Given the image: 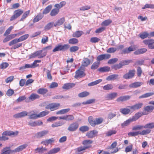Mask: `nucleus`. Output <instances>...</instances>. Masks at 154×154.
Returning <instances> with one entry per match:
<instances>
[{
	"label": "nucleus",
	"mask_w": 154,
	"mask_h": 154,
	"mask_svg": "<svg viewBox=\"0 0 154 154\" xmlns=\"http://www.w3.org/2000/svg\"><path fill=\"white\" fill-rule=\"evenodd\" d=\"M154 109V106H147L144 107L143 111V115L148 114Z\"/></svg>",
	"instance_id": "obj_9"
},
{
	"label": "nucleus",
	"mask_w": 154,
	"mask_h": 154,
	"mask_svg": "<svg viewBox=\"0 0 154 154\" xmlns=\"http://www.w3.org/2000/svg\"><path fill=\"white\" fill-rule=\"evenodd\" d=\"M79 127V124L77 122H73L69 125L68 127L67 130L69 131L73 132L76 131Z\"/></svg>",
	"instance_id": "obj_6"
},
{
	"label": "nucleus",
	"mask_w": 154,
	"mask_h": 154,
	"mask_svg": "<svg viewBox=\"0 0 154 154\" xmlns=\"http://www.w3.org/2000/svg\"><path fill=\"white\" fill-rule=\"evenodd\" d=\"M143 43L146 45H148V47L150 49H154V40L148 39L144 40Z\"/></svg>",
	"instance_id": "obj_8"
},
{
	"label": "nucleus",
	"mask_w": 154,
	"mask_h": 154,
	"mask_svg": "<svg viewBox=\"0 0 154 154\" xmlns=\"http://www.w3.org/2000/svg\"><path fill=\"white\" fill-rule=\"evenodd\" d=\"M88 121L90 124L92 126H94L96 125L95 120H93L92 117L90 116L89 117Z\"/></svg>",
	"instance_id": "obj_58"
},
{
	"label": "nucleus",
	"mask_w": 154,
	"mask_h": 154,
	"mask_svg": "<svg viewBox=\"0 0 154 154\" xmlns=\"http://www.w3.org/2000/svg\"><path fill=\"white\" fill-rule=\"evenodd\" d=\"M119 75L117 74H112L108 76L106 80L108 81L114 80L118 79Z\"/></svg>",
	"instance_id": "obj_25"
},
{
	"label": "nucleus",
	"mask_w": 154,
	"mask_h": 154,
	"mask_svg": "<svg viewBox=\"0 0 154 154\" xmlns=\"http://www.w3.org/2000/svg\"><path fill=\"white\" fill-rule=\"evenodd\" d=\"M135 71V70H131L129 71L128 73L125 74L123 76V77L125 79H130L134 76Z\"/></svg>",
	"instance_id": "obj_10"
},
{
	"label": "nucleus",
	"mask_w": 154,
	"mask_h": 154,
	"mask_svg": "<svg viewBox=\"0 0 154 154\" xmlns=\"http://www.w3.org/2000/svg\"><path fill=\"white\" fill-rule=\"evenodd\" d=\"M29 36V35L26 34L18 38L14 39L9 42V45L11 46L14 45L11 48V49H15L18 48L22 46V43H17L26 39Z\"/></svg>",
	"instance_id": "obj_1"
},
{
	"label": "nucleus",
	"mask_w": 154,
	"mask_h": 154,
	"mask_svg": "<svg viewBox=\"0 0 154 154\" xmlns=\"http://www.w3.org/2000/svg\"><path fill=\"white\" fill-rule=\"evenodd\" d=\"M48 91L47 89L46 88H40L37 90V92L39 94H46Z\"/></svg>",
	"instance_id": "obj_46"
},
{
	"label": "nucleus",
	"mask_w": 154,
	"mask_h": 154,
	"mask_svg": "<svg viewBox=\"0 0 154 154\" xmlns=\"http://www.w3.org/2000/svg\"><path fill=\"white\" fill-rule=\"evenodd\" d=\"M151 131V130L149 129H146L143 130L142 131H140V135H145L149 134Z\"/></svg>",
	"instance_id": "obj_54"
},
{
	"label": "nucleus",
	"mask_w": 154,
	"mask_h": 154,
	"mask_svg": "<svg viewBox=\"0 0 154 154\" xmlns=\"http://www.w3.org/2000/svg\"><path fill=\"white\" fill-rule=\"evenodd\" d=\"M89 93L87 91H84L78 94V96L80 97H84L88 96L89 95Z\"/></svg>",
	"instance_id": "obj_51"
},
{
	"label": "nucleus",
	"mask_w": 154,
	"mask_h": 154,
	"mask_svg": "<svg viewBox=\"0 0 154 154\" xmlns=\"http://www.w3.org/2000/svg\"><path fill=\"white\" fill-rule=\"evenodd\" d=\"M154 128V122H152L146 124L144 126L145 129H151Z\"/></svg>",
	"instance_id": "obj_36"
},
{
	"label": "nucleus",
	"mask_w": 154,
	"mask_h": 154,
	"mask_svg": "<svg viewBox=\"0 0 154 154\" xmlns=\"http://www.w3.org/2000/svg\"><path fill=\"white\" fill-rule=\"evenodd\" d=\"M100 63L96 62H94L91 66V69H96L99 66Z\"/></svg>",
	"instance_id": "obj_47"
},
{
	"label": "nucleus",
	"mask_w": 154,
	"mask_h": 154,
	"mask_svg": "<svg viewBox=\"0 0 154 154\" xmlns=\"http://www.w3.org/2000/svg\"><path fill=\"white\" fill-rule=\"evenodd\" d=\"M30 13L29 11H28L24 13L20 21H23L28 16Z\"/></svg>",
	"instance_id": "obj_52"
},
{
	"label": "nucleus",
	"mask_w": 154,
	"mask_h": 154,
	"mask_svg": "<svg viewBox=\"0 0 154 154\" xmlns=\"http://www.w3.org/2000/svg\"><path fill=\"white\" fill-rule=\"evenodd\" d=\"M78 42V40L75 38H73L69 39V43L70 44H75Z\"/></svg>",
	"instance_id": "obj_56"
},
{
	"label": "nucleus",
	"mask_w": 154,
	"mask_h": 154,
	"mask_svg": "<svg viewBox=\"0 0 154 154\" xmlns=\"http://www.w3.org/2000/svg\"><path fill=\"white\" fill-rule=\"evenodd\" d=\"M70 110V109L69 108L63 109L57 111L56 112V114L57 115L63 114L67 113Z\"/></svg>",
	"instance_id": "obj_41"
},
{
	"label": "nucleus",
	"mask_w": 154,
	"mask_h": 154,
	"mask_svg": "<svg viewBox=\"0 0 154 154\" xmlns=\"http://www.w3.org/2000/svg\"><path fill=\"white\" fill-rule=\"evenodd\" d=\"M66 4V2L63 1L61 2L59 4H55L54 5V7L57 8H56L58 9L59 10L60 9L64 6Z\"/></svg>",
	"instance_id": "obj_43"
},
{
	"label": "nucleus",
	"mask_w": 154,
	"mask_h": 154,
	"mask_svg": "<svg viewBox=\"0 0 154 154\" xmlns=\"http://www.w3.org/2000/svg\"><path fill=\"white\" fill-rule=\"evenodd\" d=\"M42 52L43 50L37 51L35 52L30 55L29 56V58H34L36 57H38L39 58H42L45 57L47 53L46 51V52H44L42 54Z\"/></svg>",
	"instance_id": "obj_3"
},
{
	"label": "nucleus",
	"mask_w": 154,
	"mask_h": 154,
	"mask_svg": "<svg viewBox=\"0 0 154 154\" xmlns=\"http://www.w3.org/2000/svg\"><path fill=\"white\" fill-rule=\"evenodd\" d=\"M147 51V49L146 48H143L139 49L134 51V54L136 55H138L145 53Z\"/></svg>",
	"instance_id": "obj_26"
},
{
	"label": "nucleus",
	"mask_w": 154,
	"mask_h": 154,
	"mask_svg": "<svg viewBox=\"0 0 154 154\" xmlns=\"http://www.w3.org/2000/svg\"><path fill=\"white\" fill-rule=\"evenodd\" d=\"M113 88V85L111 84H107L103 87V89L104 90L107 91L112 90Z\"/></svg>",
	"instance_id": "obj_42"
},
{
	"label": "nucleus",
	"mask_w": 154,
	"mask_h": 154,
	"mask_svg": "<svg viewBox=\"0 0 154 154\" xmlns=\"http://www.w3.org/2000/svg\"><path fill=\"white\" fill-rule=\"evenodd\" d=\"M43 15L41 14H38L33 19V23H35L38 21L43 17Z\"/></svg>",
	"instance_id": "obj_35"
},
{
	"label": "nucleus",
	"mask_w": 154,
	"mask_h": 154,
	"mask_svg": "<svg viewBox=\"0 0 154 154\" xmlns=\"http://www.w3.org/2000/svg\"><path fill=\"white\" fill-rule=\"evenodd\" d=\"M98 133V131L96 130H93L87 133L86 136L90 138H93L95 137Z\"/></svg>",
	"instance_id": "obj_17"
},
{
	"label": "nucleus",
	"mask_w": 154,
	"mask_h": 154,
	"mask_svg": "<svg viewBox=\"0 0 154 154\" xmlns=\"http://www.w3.org/2000/svg\"><path fill=\"white\" fill-rule=\"evenodd\" d=\"M54 25V22H51L48 23L44 27V30L45 31H47L50 29L51 28L53 27Z\"/></svg>",
	"instance_id": "obj_27"
},
{
	"label": "nucleus",
	"mask_w": 154,
	"mask_h": 154,
	"mask_svg": "<svg viewBox=\"0 0 154 154\" xmlns=\"http://www.w3.org/2000/svg\"><path fill=\"white\" fill-rule=\"evenodd\" d=\"M110 70V68L109 66H104L100 68L98 70L101 72H107Z\"/></svg>",
	"instance_id": "obj_39"
},
{
	"label": "nucleus",
	"mask_w": 154,
	"mask_h": 154,
	"mask_svg": "<svg viewBox=\"0 0 154 154\" xmlns=\"http://www.w3.org/2000/svg\"><path fill=\"white\" fill-rule=\"evenodd\" d=\"M93 143V141L90 140H83L82 142V144L84 146H88L89 148L91 147L89 145Z\"/></svg>",
	"instance_id": "obj_30"
},
{
	"label": "nucleus",
	"mask_w": 154,
	"mask_h": 154,
	"mask_svg": "<svg viewBox=\"0 0 154 154\" xmlns=\"http://www.w3.org/2000/svg\"><path fill=\"white\" fill-rule=\"evenodd\" d=\"M27 115L28 112L26 111H23L14 115L13 117L15 119H20L24 117Z\"/></svg>",
	"instance_id": "obj_11"
},
{
	"label": "nucleus",
	"mask_w": 154,
	"mask_h": 154,
	"mask_svg": "<svg viewBox=\"0 0 154 154\" xmlns=\"http://www.w3.org/2000/svg\"><path fill=\"white\" fill-rule=\"evenodd\" d=\"M18 131H16L15 132H14L11 131H7L4 132L2 134V135H5L7 136H11L14 135V136H16L18 134Z\"/></svg>",
	"instance_id": "obj_16"
},
{
	"label": "nucleus",
	"mask_w": 154,
	"mask_h": 154,
	"mask_svg": "<svg viewBox=\"0 0 154 154\" xmlns=\"http://www.w3.org/2000/svg\"><path fill=\"white\" fill-rule=\"evenodd\" d=\"M36 153H42L45 152L47 151V149L46 148L42 147L41 148H37L35 150Z\"/></svg>",
	"instance_id": "obj_32"
},
{
	"label": "nucleus",
	"mask_w": 154,
	"mask_h": 154,
	"mask_svg": "<svg viewBox=\"0 0 154 154\" xmlns=\"http://www.w3.org/2000/svg\"><path fill=\"white\" fill-rule=\"evenodd\" d=\"M118 94L116 92H112L107 94L105 96V98L107 100H114L118 96Z\"/></svg>",
	"instance_id": "obj_13"
},
{
	"label": "nucleus",
	"mask_w": 154,
	"mask_h": 154,
	"mask_svg": "<svg viewBox=\"0 0 154 154\" xmlns=\"http://www.w3.org/2000/svg\"><path fill=\"white\" fill-rule=\"evenodd\" d=\"M52 6L50 5L46 7L43 11V14H46L48 13L52 8Z\"/></svg>",
	"instance_id": "obj_49"
},
{
	"label": "nucleus",
	"mask_w": 154,
	"mask_h": 154,
	"mask_svg": "<svg viewBox=\"0 0 154 154\" xmlns=\"http://www.w3.org/2000/svg\"><path fill=\"white\" fill-rule=\"evenodd\" d=\"M149 35H150L146 32H142L139 35V36L142 39L149 37Z\"/></svg>",
	"instance_id": "obj_33"
},
{
	"label": "nucleus",
	"mask_w": 154,
	"mask_h": 154,
	"mask_svg": "<svg viewBox=\"0 0 154 154\" xmlns=\"http://www.w3.org/2000/svg\"><path fill=\"white\" fill-rule=\"evenodd\" d=\"M111 57V55L109 54H101L98 56L97 58V61H100L103 60H107Z\"/></svg>",
	"instance_id": "obj_12"
},
{
	"label": "nucleus",
	"mask_w": 154,
	"mask_h": 154,
	"mask_svg": "<svg viewBox=\"0 0 154 154\" xmlns=\"http://www.w3.org/2000/svg\"><path fill=\"white\" fill-rule=\"evenodd\" d=\"M128 134L131 136H137L139 134L140 135V131L130 132Z\"/></svg>",
	"instance_id": "obj_61"
},
{
	"label": "nucleus",
	"mask_w": 154,
	"mask_h": 154,
	"mask_svg": "<svg viewBox=\"0 0 154 154\" xmlns=\"http://www.w3.org/2000/svg\"><path fill=\"white\" fill-rule=\"evenodd\" d=\"M16 35V34H12L6 36L3 40V42L4 43L12 39L15 38Z\"/></svg>",
	"instance_id": "obj_24"
},
{
	"label": "nucleus",
	"mask_w": 154,
	"mask_h": 154,
	"mask_svg": "<svg viewBox=\"0 0 154 154\" xmlns=\"http://www.w3.org/2000/svg\"><path fill=\"white\" fill-rule=\"evenodd\" d=\"M14 27L13 26H10L7 29L4 34V35L5 36L8 35L10 33L11 30L13 29Z\"/></svg>",
	"instance_id": "obj_60"
},
{
	"label": "nucleus",
	"mask_w": 154,
	"mask_h": 154,
	"mask_svg": "<svg viewBox=\"0 0 154 154\" xmlns=\"http://www.w3.org/2000/svg\"><path fill=\"white\" fill-rule=\"evenodd\" d=\"M23 13V11L21 9H18L15 11L14 13V15L11 17L10 21H11L15 20L20 17Z\"/></svg>",
	"instance_id": "obj_4"
},
{
	"label": "nucleus",
	"mask_w": 154,
	"mask_h": 154,
	"mask_svg": "<svg viewBox=\"0 0 154 154\" xmlns=\"http://www.w3.org/2000/svg\"><path fill=\"white\" fill-rule=\"evenodd\" d=\"M48 133V131L47 130H45L38 132L35 134V137L38 138H42L45 136Z\"/></svg>",
	"instance_id": "obj_15"
},
{
	"label": "nucleus",
	"mask_w": 154,
	"mask_h": 154,
	"mask_svg": "<svg viewBox=\"0 0 154 154\" xmlns=\"http://www.w3.org/2000/svg\"><path fill=\"white\" fill-rule=\"evenodd\" d=\"M75 85L72 83H67L64 85L62 88L65 90H68L72 88L75 86Z\"/></svg>",
	"instance_id": "obj_21"
},
{
	"label": "nucleus",
	"mask_w": 154,
	"mask_h": 154,
	"mask_svg": "<svg viewBox=\"0 0 154 154\" xmlns=\"http://www.w3.org/2000/svg\"><path fill=\"white\" fill-rule=\"evenodd\" d=\"M154 95V92H149L145 93L139 97V98L140 99L146 98L149 97H150L152 95Z\"/></svg>",
	"instance_id": "obj_37"
},
{
	"label": "nucleus",
	"mask_w": 154,
	"mask_h": 154,
	"mask_svg": "<svg viewBox=\"0 0 154 154\" xmlns=\"http://www.w3.org/2000/svg\"><path fill=\"white\" fill-rule=\"evenodd\" d=\"M60 119H63L67 121H72L74 119V117L72 115H66L62 117H59Z\"/></svg>",
	"instance_id": "obj_18"
},
{
	"label": "nucleus",
	"mask_w": 154,
	"mask_h": 154,
	"mask_svg": "<svg viewBox=\"0 0 154 154\" xmlns=\"http://www.w3.org/2000/svg\"><path fill=\"white\" fill-rule=\"evenodd\" d=\"M59 12V10L58 9H53L50 13V15L51 16H55Z\"/></svg>",
	"instance_id": "obj_38"
},
{
	"label": "nucleus",
	"mask_w": 154,
	"mask_h": 154,
	"mask_svg": "<svg viewBox=\"0 0 154 154\" xmlns=\"http://www.w3.org/2000/svg\"><path fill=\"white\" fill-rule=\"evenodd\" d=\"M49 113L48 111H44L40 112L38 114V117L39 118L42 117L47 115Z\"/></svg>",
	"instance_id": "obj_53"
},
{
	"label": "nucleus",
	"mask_w": 154,
	"mask_h": 154,
	"mask_svg": "<svg viewBox=\"0 0 154 154\" xmlns=\"http://www.w3.org/2000/svg\"><path fill=\"white\" fill-rule=\"evenodd\" d=\"M41 62V60H35L33 63L31 64L32 68H35L39 66V64H37L38 63H40Z\"/></svg>",
	"instance_id": "obj_57"
},
{
	"label": "nucleus",
	"mask_w": 154,
	"mask_h": 154,
	"mask_svg": "<svg viewBox=\"0 0 154 154\" xmlns=\"http://www.w3.org/2000/svg\"><path fill=\"white\" fill-rule=\"evenodd\" d=\"M28 146L26 144L20 145L14 150L10 149V147H6L2 150V153L0 154H13L14 153L18 152L25 149Z\"/></svg>",
	"instance_id": "obj_2"
},
{
	"label": "nucleus",
	"mask_w": 154,
	"mask_h": 154,
	"mask_svg": "<svg viewBox=\"0 0 154 154\" xmlns=\"http://www.w3.org/2000/svg\"><path fill=\"white\" fill-rule=\"evenodd\" d=\"M116 131L115 130H110L106 133V136L107 137L116 134Z\"/></svg>",
	"instance_id": "obj_40"
},
{
	"label": "nucleus",
	"mask_w": 154,
	"mask_h": 154,
	"mask_svg": "<svg viewBox=\"0 0 154 154\" xmlns=\"http://www.w3.org/2000/svg\"><path fill=\"white\" fill-rule=\"evenodd\" d=\"M143 105V103H140L133 106H128V107L130 108L132 112H133L135 110L141 108L142 107Z\"/></svg>",
	"instance_id": "obj_14"
},
{
	"label": "nucleus",
	"mask_w": 154,
	"mask_h": 154,
	"mask_svg": "<svg viewBox=\"0 0 154 154\" xmlns=\"http://www.w3.org/2000/svg\"><path fill=\"white\" fill-rule=\"evenodd\" d=\"M60 150V149L58 147L52 149H51L47 153L50 154H54L58 152Z\"/></svg>",
	"instance_id": "obj_44"
},
{
	"label": "nucleus",
	"mask_w": 154,
	"mask_h": 154,
	"mask_svg": "<svg viewBox=\"0 0 154 154\" xmlns=\"http://www.w3.org/2000/svg\"><path fill=\"white\" fill-rule=\"evenodd\" d=\"M131 110L130 108H125L121 109H120V112L122 114L124 115H127L129 114L131 112Z\"/></svg>",
	"instance_id": "obj_28"
},
{
	"label": "nucleus",
	"mask_w": 154,
	"mask_h": 154,
	"mask_svg": "<svg viewBox=\"0 0 154 154\" xmlns=\"http://www.w3.org/2000/svg\"><path fill=\"white\" fill-rule=\"evenodd\" d=\"M117 50L116 48H108L107 50V52L109 53H114Z\"/></svg>",
	"instance_id": "obj_63"
},
{
	"label": "nucleus",
	"mask_w": 154,
	"mask_h": 154,
	"mask_svg": "<svg viewBox=\"0 0 154 154\" xmlns=\"http://www.w3.org/2000/svg\"><path fill=\"white\" fill-rule=\"evenodd\" d=\"M130 98V96L128 95L123 96L117 98L116 100L118 102H123L129 100Z\"/></svg>",
	"instance_id": "obj_20"
},
{
	"label": "nucleus",
	"mask_w": 154,
	"mask_h": 154,
	"mask_svg": "<svg viewBox=\"0 0 154 154\" xmlns=\"http://www.w3.org/2000/svg\"><path fill=\"white\" fill-rule=\"evenodd\" d=\"M131 61V60H124L122 61L120 63L122 67V66L128 64Z\"/></svg>",
	"instance_id": "obj_59"
},
{
	"label": "nucleus",
	"mask_w": 154,
	"mask_h": 154,
	"mask_svg": "<svg viewBox=\"0 0 154 154\" xmlns=\"http://www.w3.org/2000/svg\"><path fill=\"white\" fill-rule=\"evenodd\" d=\"M102 81V80L101 79H99L98 80H97L95 81L89 83L88 84V85L89 86H91L95 85H96L98 83L101 82Z\"/></svg>",
	"instance_id": "obj_45"
},
{
	"label": "nucleus",
	"mask_w": 154,
	"mask_h": 154,
	"mask_svg": "<svg viewBox=\"0 0 154 154\" xmlns=\"http://www.w3.org/2000/svg\"><path fill=\"white\" fill-rule=\"evenodd\" d=\"M133 121H132V119H128L125 121L123 123L121 124V126L122 127H124L128 125L130 123Z\"/></svg>",
	"instance_id": "obj_48"
},
{
	"label": "nucleus",
	"mask_w": 154,
	"mask_h": 154,
	"mask_svg": "<svg viewBox=\"0 0 154 154\" xmlns=\"http://www.w3.org/2000/svg\"><path fill=\"white\" fill-rule=\"evenodd\" d=\"M143 115V112L142 113L141 112H138L136 113L131 118L132 119V121H135L138 119L141 116Z\"/></svg>",
	"instance_id": "obj_29"
},
{
	"label": "nucleus",
	"mask_w": 154,
	"mask_h": 154,
	"mask_svg": "<svg viewBox=\"0 0 154 154\" xmlns=\"http://www.w3.org/2000/svg\"><path fill=\"white\" fill-rule=\"evenodd\" d=\"M82 69H80V67L79 69L76 72L75 75V78L77 79L78 77H82L85 75V74L83 71H81Z\"/></svg>",
	"instance_id": "obj_19"
},
{
	"label": "nucleus",
	"mask_w": 154,
	"mask_h": 154,
	"mask_svg": "<svg viewBox=\"0 0 154 154\" xmlns=\"http://www.w3.org/2000/svg\"><path fill=\"white\" fill-rule=\"evenodd\" d=\"M65 21V19L64 17H62L59 19L58 20L54 23V26L57 27L62 25Z\"/></svg>",
	"instance_id": "obj_22"
},
{
	"label": "nucleus",
	"mask_w": 154,
	"mask_h": 154,
	"mask_svg": "<svg viewBox=\"0 0 154 154\" xmlns=\"http://www.w3.org/2000/svg\"><path fill=\"white\" fill-rule=\"evenodd\" d=\"M84 32L82 31H78L73 33L72 36L74 37L79 38L83 34Z\"/></svg>",
	"instance_id": "obj_31"
},
{
	"label": "nucleus",
	"mask_w": 154,
	"mask_h": 154,
	"mask_svg": "<svg viewBox=\"0 0 154 154\" xmlns=\"http://www.w3.org/2000/svg\"><path fill=\"white\" fill-rule=\"evenodd\" d=\"M100 41V39L99 38L96 37H94L91 38L90 40V41L94 43L98 42Z\"/></svg>",
	"instance_id": "obj_62"
},
{
	"label": "nucleus",
	"mask_w": 154,
	"mask_h": 154,
	"mask_svg": "<svg viewBox=\"0 0 154 154\" xmlns=\"http://www.w3.org/2000/svg\"><path fill=\"white\" fill-rule=\"evenodd\" d=\"M143 84L141 82H136L131 84L129 87L131 88H136L140 87Z\"/></svg>",
	"instance_id": "obj_23"
},
{
	"label": "nucleus",
	"mask_w": 154,
	"mask_h": 154,
	"mask_svg": "<svg viewBox=\"0 0 154 154\" xmlns=\"http://www.w3.org/2000/svg\"><path fill=\"white\" fill-rule=\"evenodd\" d=\"M91 63L90 60L88 58H84L83 60L82 65L80 66V69L85 70V67H87Z\"/></svg>",
	"instance_id": "obj_7"
},
{
	"label": "nucleus",
	"mask_w": 154,
	"mask_h": 154,
	"mask_svg": "<svg viewBox=\"0 0 154 154\" xmlns=\"http://www.w3.org/2000/svg\"><path fill=\"white\" fill-rule=\"evenodd\" d=\"M60 106V104L58 103H53L46 106L45 107V109H50L51 111H53L58 109Z\"/></svg>",
	"instance_id": "obj_5"
},
{
	"label": "nucleus",
	"mask_w": 154,
	"mask_h": 154,
	"mask_svg": "<svg viewBox=\"0 0 154 154\" xmlns=\"http://www.w3.org/2000/svg\"><path fill=\"white\" fill-rule=\"evenodd\" d=\"M89 127L87 126H83L79 128V130L83 132L88 131Z\"/></svg>",
	"instance_id": "obj_55"
},
{
	"label": "nucleus",
	"mask_w": 154,
	"mask_h": 154,
	"mask_svg": "<svg viewBox=\"0 0 154 154\" xmlns=\"http://www.w3.org/2000/svg\"><path fill=\"white\" fill-rule=\"evenodd\" d=\"M60 47L61 51H64L69 48V46L68 44H65L64 45H60Z\"/></svg>",
	"instance_id": "obj_64"
},
{
	"label": "nucleus",
	"mask_w": 154,
	"mask_h": 154,
	"mask_svg": "<svg viewBox=\"0 0 154 154\" xmlns=\"http://www.w3.org/2000/svg\"><path fill=\"white\" fill-rule=\"evenodd\" d=\"M89 148L88 146H81L77 148V150L79 152H82L85 150Z\"/></svg>",
	"instance_id": "obj_50"
},
{
	"label": "nucleus",
	"mask_w": 154,
	"mask_h": 154,
	"mask_svg": "<svg viewBox=\"0 0 154 154\" xmlns=\"http://www.w3.org/2000/svg\"><path fill=\"white\" fill-rule=\"evenodd\" d=\"M39 97H40L38 95L35 93L32 94L29 97V100L32 101L36 99H38Z\"/></svg>",
	"instance_id": "obj_34"
}]
</instances>
